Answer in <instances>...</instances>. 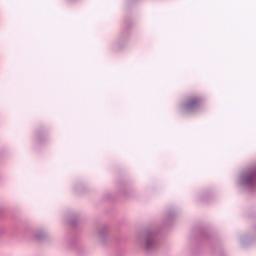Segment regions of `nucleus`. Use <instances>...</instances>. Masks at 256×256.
Instances as JSON below:
<instances>
[{
	"label": "nucleus",
	"mask_w": 256,
	"mask_h": 256,
	"mask_svg": "<svg viewBox=\"0 0 256 256\" xmlns=\"http://www.w3.org/2000/svg\"><path fill=\"white\" fill-rule=\"evenodd\" d=\"M202 102L203 99H201V97H192L183 105V110L186 112L195 111V109H197Z\"/></svg>",
	"instance_id": "obj_1"
}]
</instances>
